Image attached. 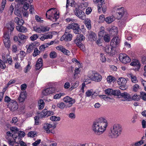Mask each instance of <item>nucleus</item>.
I'll use <instances>...</instances> for the list:
<instances>
[{
    "label": "nucleus",
    "mask_w": 146,
    "mask_h": 146,
    "mask_svg": "<svg viewBox=\"0 0 146 146\" xmlns=\"http://www.w3.org/2000/svg\"><path fill=\"white\" fill-rule=\"evenodd\" d=\"M35 125H38L39 124V119L38 117V116H36L35 117Z\"/></svg>",
    "instance_id": "nucleus-57"
},
{
    "label": "nucleus",
    "mask_w": 146,
    "mask_h": 146,
    "mask_svg": "<svg viewBox=\"0 0 146 146\" xmlns=\"http://www.w3.org/2000/svg\"><path fill=\"white\" fill-rule=\"evenodd\" d=\"M56 127V124L54 123L53 124V125L46 123L44 124L43 128L46 131L47 133H51L54 134V132L52 131V130L50 129V128H52L53 129H54Z\"/></svg>",
    "instance_id": "nucleus-12"
},
{
    "label": "nucleus",
    "mask_w": 146,
    "mask_h": 146,
    "mask_svg": "<svg viewBox=\"0 0 146 146\" xmlns=\"http://www.w3.org/2000/svg\"><path fill=\"white\" fill-rule=\"evenodd\" d=\"M110 45L106 46L104 48V51L109 55L112 56L115 54V50Z\"/></svg>",
    "instance_id": "nucleus-14"
},
{
    "label": "nucleus",
    "mask_w": 146,
    "mask_h": 146,
    "mask_svg": "<svg viewBox=\"0 0 146 146\" xmlns=\"http://www.w3.org/2000/svg\"><path fill=\"white\" fill-rule=\"evenodd\" d=\"M140 95H138L137 94H135L132 97V99L135 101H138L140 98Z\"/></svg>",
    "instance_id": "nucleus-33"
},
{
    "label": "nucleus",
    "mask_w": 146,
    "mask_h": 146,
    "mask_svg": "<svg viewBox=\"0 0 146 146\" xmlns=\"http://www.w3.org/2000/svg\"><path fill=\"white\" fill-rule=\"evenodd\" d=\"M120 96L121 97L128 100H129L131 99V98L130 94L125 92L121 93Z\"/></svg>",
    "instance_id": "nucleus-21"
},
{
    "label": "nucleus",
    "mask_w": 146,
    "mask_h": 146,
    "mask_svg": "<svg viewBox=\"0 0 146 146\" xmlns=\"http://www.w3.org/2000/svg\"><path fill=\"white\" fill-rule=\"evenodd\" d=\"M92 11V9L90 7H88L86 10V13L87 15L90 14Z\"/></svg>",
    "instance_id": "nucleus-60"
},
{
    "label": "nucleus",
    "mask_w": 146,
    "mask_h": 146,
    "mask_svg": "<svg viewBox=\"0 0 146 146\" xmlns=\"http://www.w3.org/2000/svg\"><path fill=\"white\" fill-rule=\"evenodd\" d=\"M65 106H66L65 105L64 102H62L58 103L57 104V106L61 109H64Z\"/></svg>",
    "instance_id": "nucleus-40"
},
{
    "label": "nucleus",
    "mask_w": 146,
    "mask_h": 146,
    "mask_svg": "<svg viewBox=\"0 0 146 146\" xmlns=\"http://www.w3.org/2000/svg\"><path fill=\"white\" fill-rule=\"evenodd\" d=\"M107 80L108 82L110 83L111 82L114 83L116 80L115 77L112 76H108Z\"/></svg>",
    "instance_id": "nucleus-28"
},
{
    "label": "nucleus",
    "mask_w": 146,
    "mask_h": 146,
    "mask_svg": "<svg viewBox=\"0 0 146 146\" xmlns=\"http://www.w3.org/2000/svg\"><path fill=\"white\" fill-rule=\"evenodd\" d=\"M20 10V8L18 6H17V7L16 6H15V8L14 13L15 15L19 17H21V12Z\"/></svg>",
    "instance_id": "nucleus-22"
},
{
    "label": "nucleus",
    "mask_w": 146,
    "mask_h": 146,
    "mask_svg": "<svg viewBox=\"0 0 146 146\" xmlns=\"http://www.w3.org/2000/svg\"><path fill=\"white\" fill-rule=\"evenodd\" d=\"M40 53V51L38 50V49L37 48H36L34 49V52L33 53V56L35 57Z\"/></svg>",
    "instance_id": "nucleus-38"
},
{
    "label": "nucleus",
    "mask_w": 146,
    "mask_h": 146,
    "mask_svg": "<svg viewBox=\"0 0 146 146\" xmlns=\"http://www.w3.org/2000/svg\"><path fill=\"white\" fill-rule=\"evenodd\" d=\"M56 9L55 8H51L50 9H49L46 12V17H47V15H48V14H50L51 13V12H56L54 11V10Z\"/></svg>",
    "instance_id": "nucleus-48"
},
{
    "label": "nucleus",
    "mask_w": 146,
    "mask_h": 146,
    "mask_svg": "<svg viewBox=\"0 0 146 146\" xmlns=\"http://www.w3.org/2000/svg\"><path fill=\"white\" fill-rule=\"evenodd\" d=\"M139 88V86L137 84H135L133 86V91L134 92H136Z\"/></svg>",
    "instance_id": "nucleus-50"
},
{
    "label": "nucleus",
    "mask_w": 146,
    "mask_h": 146,
    "mask_svg": "<svg viewBox=\"0 0 146 146\" xmlns=\"http://www.w3.org/2000/svg\"><path fill=\"white\" fill-rule=\"evenodd\" d=\"M117 83L120 86L119 87V88L122 90H125L128 88V86L126 84L127 81L124 78H120L118 80Z\"/></svg>",
    "instance_id": "nucleus-6"
},
{
    "label": "nucleus",
    "mask_w": 146,
    "mask_h": 146,
    "mask_svg": "<svg viewBox=\"0 0 146 146\" xmlns=\"http://www.w3.org/2000/svg\"><path fill=\"white\" fill-rule=\"evenodd\" d=\"M12 100H14L11 99V98L7 96H5L4 99V101L5 102L9 103L10 102H11Z\"/></svg>",
    "instance_id": "nucleus-49"
},
{
    "label": "nucleus",
    "mask_w": 146,
    "mask_h": 146,
    "mask_svg": "<svg viewBox=\"0 0 146 146\" xmlns=\"http://www.w3.org/2000/svg\"><path fill=\"white\" fill-rule=\"evenodd\" d=\"M121 92L119 90H112V95H113L114 96H120Z\"/></svg>",
    "instance_id": "nucleus-30"
},
{
    "label": "nucleus",
    "mask_w": 146,
    "mask_h": 146,
    "mask_svg": "<svg viewBox=\"0 0 146 146\" xmlns=\"http://www.w3.org/2000/svg\"><path fill=\"white\" fill-rule=\"evenodd\" d=\"M49 92V90L48 88L43 90L42 94L43 95L46 96L50 94Z\"/></svg>",
    "instance_id": "nucleus-35"
},
{
    "label": "nucleus",
    "mask_w": 146,
    "mask_h": 146,
    "mask_svg": "<svg viewBox=\"0 0 146 146\" xmlns=\"http://www.w3.org/2000/svg\"><path fill=\"white\" fill-rule=\"evenodd\" d=\"M34 47L32 44H30L27 49V52L29 53H30L33 50Z\"/></svg>",
    "instance_id": "nucleus-46"
},
{
    "label": "nucleus",
    "mask_w": 146,
    "mask_h": 146,
    "mask_svg": "<svg viewBox=\"0 0 146 146\" xmlns=\"http://www.w3.org/2000/svg\"><path fill=\"white\" fill-rule=\"evenodd\" d=\"M43 61L41 58H39L36 62L35 69L36 70H39L42 66Z\"/></svg>",
    "instance_id": "nucleus-18"
},
{
    "label": "nucleus",
    "mask_w": 146,
    "mask_h": 146,
    "mask_svg": "<svg viewBox=\"0 0 146 146\" xmlns=\"http://www.w3.org/2000/svg\"><path fill=\"white\" fill-rule=\"evenodd\" d=\"M18 36L19 38L21 40L26 39L28 38L27 36H26L22 33H19L18 35Z\"/></svg>",
    "instance_id": "nucleus-39"
},
{
    "label": "nucleus",
    "mask_w": 146,
    "mask_h": 146,
    "mask_svg": "<svg viewBox=\"0 0 146 146\" xmlns=\"http://www.w3.org/2000/svg\"><path fill=\"white\" fill-rule=\"evenodd\" d=\"M143 140H141L140 141L135 143V145L136 146L141 145L142 144H143Z\"/></svg>",
    "instance_id": "nucleus-61"
},
{
    "label": "nucleus",
    "mask_w": 146,
    "mask_h": 146,
    "mask_svg": "<svg viewBox=\"0 0 146 146\" xmlns=\"http://www.w3.org/2000/svg\"><path fill=\"white\" fill-rule=\"evenodd\" d=\"M59 17V13L57 14V12H52L50 14H48L46 18L53 22H56Z\"/></svg>",
    "instance_id": "nucleus-10"
},
{
    "label": "nucleus",
    "mask_w": 146,
    "mask_h": 146,
    "mask_svg": "<svg viewBox=\"0 0 146 146\" xmlns=\"http://www.w3.org/2000/svg\"><path fill=\"white\" fill-rule=\"evenodd\" d=\"M38 37V35L37 34H34L31 36L30 38L31 40L34 41Z\"/></svg>",
    "instance_id": "nucleus-53"
},
{
    "label": "nucleus",
    "mask_w": 146,
    "mask_h": 146,
    "mask_svg": "<svg viewBox=\"0 0 146 146\" xmlns=\"http://www.w3.org/2000/svg\"><path fill=\"white\" fill-rule=\"evenodd\" d=\"M89 73L92 74V76L89 77L92 80L96 82H100L101 80L102 76L94 71H90Z\"/></svg>",
    "instance_id": "nucleus-11"
},
{
    "label": "nucleus",
    "mask_w": 146,
    "mask_h": 146,
    "mask_svg": "<svg viewBox=\"0 0 146 146\" xmlns=\"http://www.w3.org/2000/svg\"><path fill=\"white\" fill-rule=\"evenodd\" d=\"M41 139H38L35 142L32 143V145L33 146H37L38 145L41 141Z\"/></svg>",
    "instance_id": "nucleus-58"
},
{
    "label": "nucleus",
    "mask_w": 146,
    "mask_h": 146,
    "mask_svg": "<svg viewBox=\"0 0 146 146\" xmlns=\"http://www.w3.org/2000/svg\"><path fill=\"white\" fill-rule=\"evenodd\" d=\"M101 57L100 60L102 62H104L106 61V58L105 57L104 55L102 53H101L100 54Z\"/></svg>",
    "instance_id": "nucleus-54"
},
{
    "label": "nucleus",
    "mask_w": 146,
    "mask_h": 146,
    "mask_svg": "<svg viewBox=\"0 0 146 146\" xmlns=\"http://www.w3.org/2000/svg\"><path fill=\"white\" fill-rule=\"evenodd\" d=\"M141 83L144 86V90L146 91V81L142 79Z\"/></svg>",
    "instance_id": "nucleus-64"
},
{
    "label": "nucleus",
    "mask_w": 146,
    "mask_h": 146,
    "mask_svg": "<svg viewBox=\"0 0 146 146\" xmlns=\"http://www.w3.org/2000/svg\"><path fill=\"white\" fill-rule=\"evenodd\" d=\"M141 61L143 64H146V57L144 56H143L141 57Z\"/></svg>",
    "instance_id": "nucleus-63"
},
{
    "label": "nucleus",
    "mask_w": 146,
    "mask_h": 146,
    "mask_svg": "<svg viewBox=\"0 0 146 146\" xmlns=\"http://www.w3.org/2000/svg\"><path fill=\"white\" fill-rule=\"evenodd\" d=\"M64 102L68 103V104L66 105V108L70 107L75 102V100L68 96H66L63 98Z\"/></svg>",
    "instance_id": "nucleus-16"
},
{
    "label": "nucleus",
    "mask_w": 146,
    "mask_h": 146,
    "mask_svg": "<svg viewBox=\"0 0 146 146\" xmlns=\"http://www.w3.org/2000/svg\"><path fill=\"white\" fill-rule=\"evenodd\" d=\"M107 124L105 119L104 118H99L93 122L92 129L96 134L100 135L105 131Z\"/></svg>",
    "instance_id": "nucleus-1"
},
{
    "label": "nucleus",
    "mask_w": 146,
    "mask_h": 146,
    "mask_svg": "<svg viewBox=\"0 0 146 146\" xmlns=\"http://www.w3.org/2000/svg\"><path fill=\"white\" fill-rule=\"evenodd\" d=\"M140 98H141L143 100H146V93L144 92H140Z\"/></svg>",
    "instance_id": "nucleus-41"
},
{
    "label": "nucleus",
    "mask_w": 146,
    "mask_h": 146,
    "mask_svg": "<svg viewBox=\"0 0 146 146\" xmlns=\"http://www.w3.org/2000/svg\"><path fill=\"white\" fill-rule=\"evenodd\" d=\"M50 57L52 58H55L57 56V54L54 51H52L50 54Z\"/></svg>",
    "instance_id": "nucleus-44"
},
{
    "label": "nucleus",
    "mask_w": 146,
    "mask_h": 146,
    "mask_svg": "<svg viewBox=\"0 0 146 146\" xmlns=\"http://www.w3.org/2000/svg\"><path fill=\"white\" fill-rule=\"evenodd\" d=\"M104 29L105 28L104 27H100L98 35L101 38L104 37L106 35V32L105 31Z\"/></svg>",
    "instance_id": "nucleus-19"
},
{
    "label": "nucleus",
    "mask_w": 146,
    "mask_h": 146,
    "mask_svg": "<svg viewBox=\"0 0 146 146\" xmlns=\"http://www.w3.org/2000/svg\"><path fill=\"white\" fill-rule=\"evenodd\" d=\"M3 59L4 60V62L3 61L0 59V67L2 69H5L6 67V66L5 64V63H7V60L6 59V57L5 56H3Z\"/></svg>",
    "instance_id": "nucleus-20"
},
{
    "label": "nucleus",
    "mask_w": 146,
    "mask_h": 146,
    "mask_svg": "<svg viewBox=\"0 0 146 146\" xmlns=\"http://www.w3.org/2000/svg\"><path fill=\"white\" fill-rule=\"evenodd\" d=\"M85 39V37L82 34H78L76 38L74 40V42L76 44L80 49L84 51L85 48L84 45L81 43V42Z\"/></svg>",
    "instance_id": "nucleus-3"
},
{
    "label": "nucleus",
    "mask_w": 146,
    "mask_h": 146,
    "mask_svg": "<svg viewBox=\"0 0 146 146\" xmlns=\"http://www.w3.org/2000/svg\"><path fill=\"white\" fill-rule=\"evenodd\" d=\"M50 119L52 121H60V118L59 117L52 116L50 117Z\"/></svg>",
    "instance_id": "nucleus-32"
},
{
    "label": "nucleus",
    "mask_w": 146,
    "mask_h": 146,
    "mask_svg": "<svg viewBox=\"0 0 146 146\" xmlns=\"http://www.w3.org/2000/svg\"><path fill=\"white\" fill-rule=\"evenodd\" d=\"M139 63V61L136 60H135L131 63L130 64L131 65L134 66L135 67V66Z\"/></svg>",
    "instance_id": "nucleus-42"
},
{
    "label": "nucleus",
    "mask_w": 146,
    "mask_h": 146,
    "mask_svg": "<svg viewBox=\"0 0 146 146\" xmlns=\"http://www.w3.org/2000/svg\"><path fill=\"white\" fill-rule=\"evenodd\" d=\"M79 85V82H76L69 89V91H71L73 89L77 88Z\"/></svg>",
    "instance_id": "nucleus-36"
},
{
    "label": "nucleus",
    "mask_w": 146,
    "mask_h": 146,
    "mask_svg": "<svg viewBox=\"0 0 146 146\" xmlns=\"http://www.w3.org/2000/svg\"><path fill=\"white\" fill-rule=\"evenodd\" d=\"M93 93L92 90H88L86 93V96L87 97H90L92 95Z\"/></svg>",
    "instance_id": "nucleus-51"
},
{
    "label": "nucleus",
    "mask_w": 146,
    "mask_h": 146,
    "mask_svg": "<svg viewBox=\"0 0 146 146\" xmlns=\"http://www.w3.org/2000/svg\"><path fill=\"white\" fill-rule=\"evenodd\" d=\"M119 60L123 63L126 64L131 62L130 58L125 54L120 53L119 55Z\"/></svg>",
    "instance_id": "nucleus-7"
},
{
    "label": "nucleus",
    "mask_w": 146,
    "mask_h": 146,
    "mask_svg": "<svg viewBox=\"0 0 146 146\" xmlns=\"http://www.w3.org/2000/svg\"><path fill=\"white\" fill-rule=\"evenodd\" d=\"M10 130L15 133H16L19 131V129L16 127H13L10 128Z\"/></svg>",
    "instance_id": "nucleus-52"
},
{
    "label": "nucleus",
    "mask_w": 146,
    "mask_h": 146,
    "mask_svg": "<svg viewBox=\"0 0 146 146\" xmlns=\"http://www.w3.org/2000/svg\"><path fill=\"white\" fill-rule=\"evenodd\" d=\"M64 35H65V41H71L72 39V36L71 34H68L65 32Z\"/></svg>",
    "instance_id": "nucleus-27"
},
{
    "label": "nucleus",
    "mask_w": 146,
    "mask_h": 146,
    "mask_svg": "<svg viewBox=\"0 0 146 146\" xmlns=\"http://www.w3.org/2000/svg\"><path fill=\"white\" fill-rule=\"evenodd\" d=\"M37 135V132L36 131H31L29 132L28 133V136L29 137H34L35 135Z\"/></svg>",
    "instance_id": "nucleus-31"
},
{
    "label": "nucleus",
    "mask_w": 146,
    "mask_h": 146,
    "mask_svg": "<svg viewBox=\"0 0 146 146\" xmlns=\"http://www.w3.org/2000/svg\"><path fill=\"white\" fill-rule=\"evenodd\" d=\"M26 92L23 91L20 93L19 97H20V98H22L25 99L26 98Z\"/></svg>",
    "instance_id": "nucleus-55"
},
{
    "label": "nucleus",
    "mask_w": 146,
    "mask_h": 146,
    "mask_svg": "<svg viewBox=\"0 0 146 146\" xmlns=\"http://www.w3.org/2000/svg\"><path fill=\"white\" fill-rule=\"evenodd\" d=\"M9 27L8 28V31H10L11 32L15 28L14 24L13 23H11L10 24H9Z\"/></svg>",
    "instance_id": "nucleus-34"
},
{
    "label": "nucleus",
    "mask_w": 146,
    "mask_h": 146,
    "mask_svg": "<svg viewBox=\"0 0 146 146\" xmlns=\"http://www.w3.org/2000/svg\"><path fill=\"white\" fill-rule=\"evenodd\" d=\"M38 105L39 110L42 109L43 108L44 105V103L42 100L40 99L38 102Z\"/></svg>",
    "instance_id": "nucleus-26"
},
{
    "label": "nucleus",
    "mask_w": 146,
    "mask_h": 146,
    "mask_svg": "<svg viewBox=\"0 0 146 146\" xmlns=\"http://www.w3.org/2000/svg\"><path fill=\"white\" fill-rule=\"evenodd\" d=\"M128 76L130 78L131 81L135 83H136L137 82V80L136 76H134L132 74H129Z\"/></svg>",
    "instance_id": "nucleus-24"
},
{
    "label": "nucleus",
    "mask_w": 146,
    "mask_h": 146,
    "mask_svg": "<svg viewBox=\"0 0 146 146\" xmlns=\"http://www.w3.org/2000/svg\"><path fill=\"white\" fill-rule=\"evenodd\" d=\"M17 132L16 133H15L13 134L12 135V137H13V139L14 140V142H16V139L17 138L18 139V135H17Z\"/></svg>",
    "instance_id": "nucleus-56"
},
{
    "label": "nucleus",
    "mask_w": 146,
    "mask_h": 146,
    "mask_svg": "<svg viewBox=\"0 0 146 146\" xmlns=\"http://www.w3.org/2000/svg\"><path fill=\"white\" fill-rule=\"evenodd\" d=\"M105 92L106 94L110 95H112V89L108 88L105 90Z\"/></svg>",
    "instance_id": "nucleus-45"
},
{
    "label": "nucleus",
    "mask_w": 146,
    "mask_h": 146,
    "mask_svg": "<svg viewBox=\"0 0 146 146\" xmlns=\"http://www.w3.org/2000/svg\"><path fill=\"white\" fill-rule=\"evenodd\" d=\"M104 40L106 42H108L110 40V37L109 34H106L104 37Z\"/></svg>",
    "instance_id": "nucleus-43"
},
{
    "label": "nucleus",
    "mask_w": 146,
    "mask_h": 146,
    "mask_svg": "<svg viewBox=\"0 0 146 146\" xmlns=\"http://www.w3.org/2000/svg\"><path fill=\"white\" fill-rule=\"evenodd\" d=\"M121 131V126L118 124H114L112 129H111V133L109 135V136L111 138L117 137Z\"/></svg>",
    "instance_id": "nucleus-2"
},
{
    "label": "nucleus",
    "mask_w": 146,
    "mask_h": 146,
    "mask_svg": "<svg viewBox=\"0 0 146 146\" xmlns=\"http://www.w3.org/2000/svg\"><path fill=\"white\" fill-rule=\"evenodd\" d=\"M9 31L6 32L4 33L3 41L6 47L9 48L10 47V44L9 36Z\"/></svg>",
    "instance_id": "nucleus-8"
},
{
    "label": "nucleus",
    "mask_w": 146,
    "mask_h": 146,
    "mask_svg": "<svg viewBox=\"0 0 146 146\" xmlns=\"http://www.w3.org/2000/svg\"><path fill=\"white\" fill-rule=\"evenodd\" d=\"M16 28L17 31H19V32L22 33L26 32L27 31V29L26 27H24L23 26H17Z\"/></svg>",
    "instance_id": "nucleus-23"
},
{
    "label": "nucleus",
    "mask_w": 146,
    "mask_h": 146,
    "mask_svg": "<svg viewBox=\"0 0 146 146\" xmlns=\"http://www.w3.org/2000/svg\"><path fill=\"white\" fill-rule=\"evenodd\" d=\"M38 114H39L40 117L42 118L53 115L54 114V113L50 111H48L46 109H45L42 110V112L39 113Z\"/></svg>",
    "instance_id": "nucleus-13"
},
{
    "label": "nucleus",
    "mask_w": 146,
    "mask_h": 146,
    "mask_svg": "<svg viewBox=\"0 0 146 146\" xmlns=\"http://www.w3.org/2000/svg\"><path fill=\"white\" fill-rule=\"evenodd\" d=\"M61 52L67 55L68 56L70 54V52L68 50L64 48L62 50H61Z\"/></svg>",
    "instance_id": "nucleus-47"
},
{
    "label": "nucleus",
    "mask_w": 146,
    "mask_h": 146,
    "mask_svg": "<svg viewBox=\"0 0 146 146\" xmlns=\"http://www.w3.org/2000/svg\"><path fill=\"white\" fill-rule=\"evenodd\" d=\"M34 30L36 32L38 33H41L42 32L41 29L40 27L37 28L36 27H34L33 28Z\"/></svg>",
    "instance_id": "nucleus-62"
},
{
    "label": "nucleus",
    "mask_w": 146,
    "mask_h": 146,
    "mask_svg": "<svg viewBox=\"0 0 146 146\" xmlns=\"http://www.w3.org/2000/svg\"><path fill=\"white\" fill-rule=\"evenodd\" d=\"M29 6V3H25L23 6V8L25 10H27L28 9Z\"/></svg>",
    "instance_id": "nucleus-59"
},
{
    "label": "nucleus",
    "mask_w": 146,
    "mask_h": 146,
    "mask_svg": "<svg viewBox=\"0 0 146 146\" xmlns=\"http://www.w3.org/2000/svg\"><path fill=\"white\" fill-rule=\"evenodd\" d=\"M17 134L18 135V140L17 141L19 142L22 140L21 138L25 136V133L23 131H20Z\"/></svg>",
    "instance_id": "nucleus-25"
},
{
    "label": "nucleus",
    "mask_w": 146,
    "mask_h": 146,
    "mask_svg": "<svg viewBox=\"0 0 146 146\" xmlns=\"http://www.w3.org/2000/svg\"><path fill=\"white\" fill-rule=\"evenodd\" d=\"M67 28L69 29H72L74 32L76 34H79L81 31L80 26L77 23H73L71 24H69Z\"/></svg>",
    "instance_id": "nucleus-4"
},
{
    "label": "nucleus",
    "mask_w": 146,
    "mask_h": 146,
    "mask_svg": "<svg viewBox=\"0 0 146 146\" xmlns=\"http://www.w3.org/2000/svg\"><path fill=\"white\" fill-rule=\"evenodd\" d=\"M89 37L91 39L92 41H95L96 38L97 36L94 33L92 32L89 35Z\"/></svg>",
    "instance_id": "nucleus-29"
},
{
    "label": "nucleus",
    "mask_w": 146,
    "mask_h": 146,
    "mask_svg": "<svg viewBox=\"0 0 146 146\" xmlns=\"http://www.w3.org/2000/svg\"><path fill=\"white\" fill-rule=\"evenodd\" d=\"M75 14L80 19L84 20L86 18V15L85 13L79 8H76L74 11Z\"/></svg>",
    "instance_id": "nucleus-9"
},
{
    "label": "nucleus",
    "mask_w": 146,
    "mask_h": 146,
    "mask_svg": "<svg viewBox=\"0 0 146 146\" xmlns=\"http://www.w3.org/2000/svg\"><path fill=\"white\" fill-rule=\"evenodd\" d=\"M116 15L117 16V19L119 20L122 17H124L125 18L127 17V13L125 10H124V7H121L117 10Z\"/></svg>",
    "instance_id": "nucleus-5"
},
{
    "label": "nucleus",
    "mask_w": 146,
    "mask_h": 146,
    "mask_svg": "<svg viewBox=\"0 0 146 146\" xmlns=\"http://www.w3.org/2000/svg\"><path fill=\"white\" fill-rule=\"evenodd\" d=\"M105 21L108 23H110L113 21V19L111 17H108L105 19Z\"/></svg>",
    "instance_id": "nucleus-37"
},
{
    "label": "nucleus",
    "mask_w": 146,
    "mask_h": 146,
    "mask_svg": "<svg viewBox=\"0 0 146 146\" xmlns=\"http://www.w3.org/2000/svg\"><path fill=\"white\" fill-rule=\"evenodd\" d=\"M119 43V39L118 37H114L111 40L110 46L115 48Z\"/></svg>",
    "instance_id": "nucleus-17"
},
{
    "label": "nucleus",
    "mask_w": 146,
    "mask_h": 146,
    "mask_svg": "<svg viewBox=\"0 0 146 146\" xmlns=\"http://www.w3.org/2000/svg\"><path fill=\"white\" fill-rule=\"evenodd\" d=\"M10 110L12 111H15L18 108V105L17 102L15 101L12 100L11 102H10L7 106Z\"/></svg>",
    "instance_id": "nucleus-15"
}]
</instances>
